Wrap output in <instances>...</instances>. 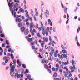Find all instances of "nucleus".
I'll use <instances>...</instances> for the list:
<instances>
[{
	"label": "nucleus",
	"instance_id": "bf43d9fd",
	"mask_svg": "<svg viewBox=\"0 0 80 80\" xmlns=\"http://www.w3.org/2000/svg\"><path fill=\"white\" fill-rule=\"evenodd\" d=\"M12 1V0H10L9 1V2L8 3V5L10 4V2H11Z\"/></svg>",
	"mask_w": 80,
	"mask_h": 80
},
{
	"label": "nucleus",
	"instance_id": "f704fd0d",
	"mask_svg": "<svg viewBox=\"0 0 80 80\" xmlns=\"http://www.w3.org/2000/svg\"><path fill=\"white\" fill-rule=\"evenodd\" d=\"M22 66L23 68L24 69H25L26 68V65L25 64H23L22 65Z\"/></svg>",
	"mask_w": 80,
	"mask_h": 80
},
{
	"label": "nucleus",
	"instance_id": "58836bf2",
	"mask_svg": "<svg viewBox=\"0 0 80 80\" xmlns=\"http://www.w3.org/2000/svg\"><path fill=\"white\" fill-rule=\"evenodd\" d=\"M28 19H26L24 20V22H28Z\"/></svg>",
	"mask_w": 80,
	"mask_h": 80
},
{
	"label": "nucleus",
	"instance_id": "09e8293b",
	"mask_svg": "<svg viewBox=\"0 0 80 80\" xmlns=\"http://www.w3.org/2000/svg\"><path fill=\"white\" fill-rule=\"evenodd\" d=\"M20 77V75L19 74H18V76H17V78L18 79Z\"/></svg>",
	"mask_w": 80,
	"mask_h": 80
},
{
	"label": "nucleus",
	"instance_id": "774afa93",
	"mask_svg": "<svg viewBox=\"0 0 80 80\" xmlns=\"http://www.w3.org/2000/svg\"><path fill=\"white\" fill-rule=\"evenodd\" d=\"M28 20L29 21L30 20V19H31V17L30 18L28 16Z\"/></svg>",
	"mask_w": 80,
	"mask_h": 80
},
{
	"label": "nucleus",
	"instance_id": "72a5a7b5",
	"mask_svg": "<svg viewBox=\"0 0 80 80\" xmlns=\"http://www.w3.org/2000/svg\"><path fill=\"white\" fill-rule=\"evenodd\" d=\"M45 59H42L41 61L42 63L43 64V63H45Z\"/></svg>",
	"mask_w": 80,
	"mask_h": 80
},
{
	"label": "nucleus",
	"instance_id": "aec40b11",
	"mask_svg": "<svg viewBox=\"0 0 80 80\" xmlns=\"http://www.w3.org/2000/svg\"><path fill=\"white\" fill-rule=\"evenodd\" d=\"M19 11L20 12H22V13L24 12V10L22 8H20L19 9Z\"/></svg>",
	"mask_w": 80,
	"mask_h": 80
},
{
	"label": "nucleus",
	"instance_id": "37998d69",
	"mask_svg": "<svg viewBox=\"0 0 80 80\" xmlns=\"http://www.w3.org/2000/svg\"><path fill=\"white\" fill-rule=\"evenodd\" d=\"M14 2H17L18 3H19V1L18 0L16 1V0H14Z\"/></svg>",
	"mask_w": 80,
	"mask_h": 80
},
{
	"label": "nucleus",
	"instance_id": "052dcab7",
	"mask_svg": "<svg viewBox=\"0 0 80 80\" xmlns=\"http://www.w3.org/2000/svg\"><path fill=\"white\" fill-rule=\"evenodd\" d=\"M20 62L19 60H17V63L18 64H19Z\"/></svg>",
	"mask_w": 80,
	"mask_h": 80
},
{
	"label": "nucleus",
	"instance_id": "7c9ffc66",
	"mask_svg": "<svg viewBox=\"0 0 80 80\" xmlns=\"http://www.w3.org/2000/svg\"><path fill=\"white\" fill-rule=\"evenodd\" d=\"M48 62V60H45L44 63L46 64H47Z\"/></svg>",
	"mask_w": 80,
	"mask_h": 80
},
{
	"label": "nucleus",
	"instance_id": "49530a36",
	"mask_svg": "<svg viewBox=\"0 0 80 80\" xmlns=\"http://www.w3.org/2000/svg\"><path fill=\"white\" fill-rule=\"evenodd\" d=\"M4 44H2V47H5V43H3Z\"/></svg>",
	"mask_w": 80,
	"mask_h": 80
},
{
	"label": "nucleus",
	"instance_id": "3c124183",
	"mask_svg": "<svg viewBox=\"0 0 80 80\" xmlns=\"http://www.w3.org/2000/svg\"><path fill=\"white\" fill-rule=\"evenodd\" d=\"M49 54H50V56L52 57V55H53V53H52L50 52L49 53Z\"/></svg>",
	"mask_w": 80,
	"mask_h": 80
},
{
	"label": "nucleus",
	"instance_id": "9d476101",
	"mask_svg": "<svg viewBox=\"0 0 80 80\" xmlns=\"http://www.w3.org/2000/svg\"><path fill=\"white\" fill-rule=\"evenodd\" d=\"M0 50L1 51V52H0V56H2L3 53V48L0 47Z\"/></svg>",
	"mask_w": 80,
	"mask_h": 80
},
{
	"label": "nucleus",
	"instance_id": "c9c22d12",
	"mask_svg": "<svg viewBox=\"0 0 80 80\" xmlns=\"http://www.w3.org/2000/svg\"><path fill=\"white\" fill-rule=\"evenodd\" d=\"M11 58L12 59H14V57L13 56V54H11Z\"/></svg>",
	"mask_w": 80,
	"mask_h": 80
},
{
	"label": "nucleus",
	"instance_id": "4d7b16f0",
	"mask_svg": "<svg viewBox=\"0 0 80 80\" xmlns=\"http://www.w3.org/2000/svg\"><path fill=\"white\" fill-rule=\"evenodd\" d=\"M49 41L51 42H52V39H51V37L50 36L49 37Z\"/></svg>",
	"mask_w": 80,
	"mask_h": 80
},
{
	"label": "nucleus",
	"instance_id": "603ef678",
	"mask_svg": "<svg viewBox=\"0 0 80 80\" xmlns=\"http://www.w3.org/2000/svg\"><path fill=\"white\" fill-rule=\"evenodd\" d=\"M32 32H34V33H36V31L34 29H33V30H32Z\"/></svg>",
	"mask_w": 80,
	"mask_h": 80
},
{
	"label": "nucleus",
	"instance_id": "20e7f679",
	"mask_svg": "<svg viewBox=\"0 0 80 80\" xmlns=\"http://www.w3.org/2000/svg\"><path fill=\"white\" fill-rule=\"evenodd\" d=\"M10 58L9 57H7V56H5L3 57V60L5 61V62L7 63L8 62V59H10Z\"/></svg>",
	"mask_w": 80,
	"mask_h": 80
},
{
	"label": "nucleus",
	"instance_id": "79ce46f5",
	"mask_svg": "<svg viewBox=\"0 0 80 80\" xmlns=\"http://www.w3.org/2000/svg\"><path fill=\"white\" fill-rule=\"evenodd\" d=\"M79 30H80V27H79L78 28V29L77 30V31H78V33H79Z\"/></svg>",
	"mask_w": 80,
	"mask_h": 80
},
{
	"label": "nucleus",
	"instance_id": "a19ab883",
	"mask_svg": "<svg viewBox=\"0 0 80 80\" xmlns=\"http://www.w3.org/2000/svg\"><path fill=\"white\" fill-rule=\"evenodd\" d=\"M48 59L49 60H50V61L51 60V59H52L51 56H50V57H48Z\"/></svg>",
	"mask_w": 80,
	"mask_h": 80
},
{
	"label": "nucleus",
	"instance_id": "338daca9",
	"mask_svg": "<svg viewBox=\"0 0 80 80\" xmlns=\"http://www.w3.org/2000/svg\"><path fill=\"white\" fill-rule=\"evenodd\" d=\"M35 11L36 14H38V11L36 8H35Z\"/></svg>",
	"mask_w": 80,
	"mask_h": 80
},
{
	"label": "nucleus",
	"instance_id": "6e6552de",
	"mask_svg": "<svg viewBox=\"0 0 80 80\" xmlns=\"http://www.w3.org/2000/svg\"><path fill=\"white\" fill-rule=\"evenodd\" d=\"M43 41H44V42H48V38H46L45 37H44L43 38Z\"/></svg>",
	"mask_w": 80,
	"mask_h": 80
},
{
	"label": "nucleus",
	"instance_id": "13d9d810",
	"mask_svg": "<svg viewBox=\"0 0 80 80\" xmlns=\"http://www.w3.org/2000/svg\"><path fill=\"white\" fill-rule=\"evenodd\" d=\"M35 44L36 45H38V40H35Z\"/></svg>",
	"mask_w": 80,
	"mask_h": 80
},
{
	"label": "nucleus",
	"instance_id": "f03ea898",
	"mask_svg": "<svg viewBox=\"0 0 80 80\" xmlns=\"http://www.w3.org/2000/svg\"><path fill=\"white\" fill-rule=\"evenodd\" d=\"M11 69L10 70V74L11 76L13 77V75L15 74V72H14V71L15 70V65H13L12 66H11Z\"/></svg>",
	"mask_w": 80,
	"mask_h": 80
},
{
	"label": "nucleus",
	"instance_id": "1a4fd4ad",
	"mask_svg": "<svg viewBox=\"0 0 80 80\" xmlns=\"http://www.w3.org/2000/svg\"><path fill=\"white\" fill-rule=\"evenodd\" d=\"M45 44V42L44 41H43L42 42V43L41 44V46L42 48H44V45Z\"/></svg>",
	"mask_w": 80,
	"mask_h": 80
},
{
	"label": "nucleus",
	"instance_id": "c85d7f7f",
	"mask_svg": "<svg viewBox=\"0 0 80 80\" xmlns=\"http://www.w3.org/2000/svg\"><path fill=\"white\" fill-rule=\"evenodd\" d=\"M0 37L2 38H4L5 37V35L3 34H1L0 35Z\"/></svg>",
	"mask_w": 80,
	"mask_h": 80
},
{
	"label": "nucleus",
	"instance_id": "e2e57ef3",
	"mask_svg": "<svg viewBox=\"0 0 80 80\" xmlns=\"http://www.w3.org/2000/svg\"><path fill=\"white\" fill-rule=\"evenodd\" d=\"M29 15L28 14V13L27 14V13H26V15H25V16L26 17H28Z\"/></svg>",
	"mask_w": 80,
	"mask_h": 80
},
{
	"label": "nucleus",
	"instance_id": "c03bdc74",
	"mask_svg": "<svg viewBox=\"0 0 80 80\" xmlns=\"http://www.w3.org/2000/svg\"><path fill=\"white\" fill-rule=\"evenodd\" d=\"M42 34L44 36H45V31H43L42 32Z\"/></svg>",
	"mask_w": 80,
	"mask_h": 80
},
{
	"label": "nucleus",
	"instance_id": "39448f33",
	"mask_svg": "<svg viewBox=\"0 0 80 80\" xmlns=\"http://www.w3.org/2000/svg\"><path fill=\"white\" fill-rule=\"evenodd\" d=\"M21 20H22L20 18H19L18 17H16V21L17 22H18V23H19V22H21Z\"/></svg>",
	"mask_w": 80,
	"mask_h": 80
},
{
	"label": "nucleus",
	"instance_id": "5fc2aeb1",
	"mask_svg": "<svg viewBox=\"0 0 80 80\" xmlns=\"http://www.w3.org/2000/svg\"><path fill=\"white\" fill-rule=\"evenodd\" d=\"M46 12H46L48 13V15H49V13L48 11L47 10Z\"/></svg>",
	"mask_w": 80,
	"mask_h": 80
},
{
	"label": "nucleus",
	"instance_id": "0e129e2a",
	"mask_svg": "<svg viewBox=\"0 0 80 80\" xmlns=\"http://www.w3.org/2000/svg\"><path fill=\"white\" fill-rule=\"evenodd\" d=\"M21 18H22V20H24V19H25L24 17L23 16H22V17Z\"/></svg>",
	"mask_w": 80,
	"mask_h": 80
},
{
	"label": "nucleus",
	"instance_id": "423d86ee",
	"mask_svg": "<svg viewBox=\"0 0 80 80\" xmlns=\"http://www.w3.org/2000/svg\"><path fill=\"white\" fill-rule=\"evenodd\" d=\"M33 27H35V28H36V27H35V25H30V32L31 33H32V28Z\"/></svg>",
	"mask_w": 80,
	"mask_h": 80
},
{
	"label": "nucleus",
	"instance_id": "393cba45",
	"mask_svg": "<svg viewBox=\"0 0 80 80\" xmlns=\"http://www.w3.org/2000/svg\"><path fill=\"white\" fill-rule=\"evenodd\" d=\"M44 68L45 69H48V65H47V64H44Z\"/></svg>",
	"mask_w": 80,
	"mask_h": 80
},
{
	"label": "nucleus",
	"instance_id": "7ed1b4c3",
	"mask_svg": "<svg viewBox=\"0 0 80 80\" xmlns=\"http://www.w3.org/2000/svg\"><path fill=\"white\" fill-rule=\"evenodd\" d=\"M12 5H13V2L11 3V4L9 3V4L8 5L10 7V10L11 11H12V12H11L12 15H13V12H14V11H13L12 10Z\"/></svg>",
	"mask_w": 80,
	"mask_h": 80
},
{
	"label": "nucleus",
	"instance_id": "ddd939ff",
	"mask_svg": "<svg viewBox=\"0 0 80 80\" xmlns=\"http://www.w3.org/2000/svg\"><path fill=\"white\" fill-rule=\"evenodd\" d=\"M25 28L24 27H22L21 28V30L22 32L24 31Z\"/></svg>",
	"mask_w": 80,
	"mask_h": 80
},
{
	"label": "nucleus",
	"instance_id": "9b49d317",
	"mask_svg": "<svg viewBox=\"0 0 80 80\" xmlns=\"http://www.w3.org/2000/svg\"><path fill=\"white\" fill-rule=\"evenodd\" d=\"M70 68L71 70H72V69H74V70H75L76 69V67L75 65H73V67L72 66H70Z\"/></svg>",
	"mask_w": 80,
	"mask_h": 80
},
{
	"label": "nucleus",
	"instance_id": "4468645a",
	"mask_svg": "<svg viewBox=\"0 0 80 80\" xmlns=\"http://www.w3.org/2000/svg\"><path fill=\"white\" fill-rule=\"evenodd\" d=\"M72 66H74V64L76 65V62H75V61H74L73 60H72Z\"/></svg>",
	"mask_w": 80,
	"mask_h": 80
},
{
	"label": "nucleus",
	"instance_id": "c756f323",
	"mask_svg": "<svg viewBox=\"0 0 80 80\" xmlns=\"http://www.w3.org/2000/svg\"><path fill=\"white\" fill-rule=\"evenodd\" d=\"M69 64V62L68 60L67 61V62H64V65H68Z\"/></svg>",
	"mask_w": 80,
	"mask_h": 80
},
{
	"label": "nucleus",
	"instance_id": "a878e982",
	"mask_svg": "<svg viewBox=\"0 0 80 80\" xmlns=\"http://www.w3.org/2000/svg\"><path fill=\"white\" fill-rule=\"evenodd\" d=\"M63 69L64 70L66 69V71H68V67L67 66L64 67V68H63Z\"/></svg>",
	"mask_w": 80,
	"mask_h": 80
},
{
	"label": "nucleus",
	"instance_id": "f3484780",
	"mask_svg": "<svg viewBox=\"0 0 80 80\" xmlns=\"http://www.w3.org/2000/svg\"><path fill=\"white\" fill-rule=\"evenodd\" d=\"M53 76L54 78H56L57 76V72H55L53 75Z\"/></svg>",
	"mask_w": 80,
	"mask_h": 80
},
{
	"label": "nucleus",
	"instance_id": "69168bd1",
	"mask_svg": "<svg viewBox=\"0 0 80 80\" xmlns=\"http://www.w3.org/2000/svg\"><path fill=\"white\" fill-rule=\"evenodd\" d=\"M20 76H21V77L22 78H23V74H20Z\"/></svg>",
	"mask_w": 80,
	"mask_h": 80
},
{
	"label": "nucleus",
	"instance_id": "412c9836",
	"mask_svg": "<svg viewBox=\"0 0 80 80\" xmlns=\"http://www.w3.org/2000/svg\"><path fill=\"white\" fill-rule=\"evenodd\" d=\"M68 10V8H65H65H64V12H65L66 13H67V10Z\"/></svg>",
	"mask_w": 80,
	"mask_h": 80
},
{
	"label": "nucleus",
	"instance_id": "ea45409f",
	"mask_svg": "<svg viewBox=\"0 0 80 80\" xmlns=\"http://www.w3.org/2000/svg\"><path fill=\"white\" fill-rule=\"evenodd\" d=\"M52 71H54L55 70V68L54 67H53L52 68Z\"/></svg>",
	"mask_w": 80,
	"mask_h": 80
},
{
	"label": "nucleus",
	"instance_id": "e433bc0d",
	"mask_svg": "<svg viewBox=\"0 0 80 80\" xmlns=\"http://www.w3.org/2000/svg\"><path fill=\"white\" fill-rule=\"evenodd\" d=\"M14 17L15 18H16V17H17V14H16V12H14Z\"/></svg>",
	"mask_w": 80,
	"mask_h": 80
},
{
	"label": "nucleus",
	"instance_id": "864d4df0",
	"mask_svg": "<svg viewBox=\"0 0 80 80\" xmlns=\"http://www.w3.org/2000/svg\"><path fill=\"white\" fill-rule=\"evenodd\" d=\"M32 49H35V46H32Z\"/></svg>",
	"mask_w": 80,
	"mask_h": 80
},
{
	"label": "nucleus",
	"instance_id": "6ab92c4d",
	"mask_svg": "<svg viewBox=\"0 0 80 80\" xmlns=\"http://www.w3.org/2000/svg\"><path fill=\"white\" fill-rule=\"evenodd\" d=\"M61 80V78H57L55 77L53 78V80Z\"/></svg>",
	"mask_w": 80,
	"mask_h": 80
},
{
	"label": "nucleus",
	"instance_id": "de8ad7c7",
	"mask_svg": "<svg viewBox=\"0 0 80 80\" xmlns=\"http://www.w3.org/2000/svg\"><path fill=\"white\" fill-rule=\"evenodd\" d=\"M18 73H16L15 74V75H14V77H17V76L18 75Z\"/></svg>",
	"mask_w": 80,
	"mask_h": 80
},
{
	"label": "nucleus",
	"instance_id": "473e14b6",
	"mask_svg": "<svg viewBox=\"0 0 80 80\" xmlns=\"http://www.w3.org/2000/svg\"><path fill=\"white\" fill-rule=\"evenodd\" d=\"M31 78V76L30 74L28 75L27 77V78L28 79H30Z\"/></svg>",
	"mask_w": 80,
	"mask_h": 80
},
{
	"label": "nucleus",
	"instance_id": "f8f14e48",
	"mask_svg": "<svg viewBox=\"0 0 80 80\" xmlns=\"http://www.w3.org/2000/svg\"><path fill=\"white\" fill-rule=\"evenodd\" d=\"M27 41L29 42H31L33 41V39L32 38H28V39H27Z\"/></svg>",
	"mask_w": 80,
	"mask_h": 80
},
{
	"label": "nucleus",
	"instance_id": "dca6fc26",
	"mask_svg": "<svg viewBox=\"0 0 80 80\" xmlns=\"http://www.w3.org/2000/svg\"><path fill=\"white\" fill-rule=\"evenodd\" d=\"M18 26L20 28L22 26V24L21 22H19L18 24Z\"/></svg>",
	"mask_w": 80,
	"mask_h": 80
},
{
	"label": "nucleus",
	"instance_id": "2f4dec72",
	"mask_svg": "<svg viewBox=\"0 0 80 80\" xmlns=\"http://www.w3.org/2000/svg\"><path fill=\"white\" fill-rule=\"evenodd\" d=\"M6 43L7 45H9V42L8 40H6Z\"/></svg>",
	"mask_w": 80,
	"mask_h": 80
},
{
	"label": "nucleus",
	"instance_id": "6e6d98bb",
	"mask_svg": "<svg viewBox=\"0 0 80 80\" xmlns=\"http://www.w3.org/2000/svg\"><path fill=\"white\" fill-rule=\"evenodd\" d=\"M77 45L79 47L80 46V44L78 42H77Z\"/></svg>",
	"mask_w": 80,
	"mask_h": 80
},
{
	"label": "nucleus",
	"instance_id": "cd10ccee",
	"mask_svg": "<svg viewBox=\"0 0 80 80\" xmlns=\"http://www.w3.org/2000/svg\"><path fill=\"white\" fill-rule=\"evenodd\" d=\"M29 72V70L28 69H26V71L24 72V74H26L27 73H28Z\"/></svg>",
	"mask_w": 80,
	"mask_h": 80
},
{
	"label": "nucleus",
	"instance_id": "0eeeda50",
	"mask_svg": "<svg viewBox=\"0 0 80 80\" xmlns=\"http://www.w3.org/2000/svg\"><path fill=\"white\" fill-rule=\"evenodd\" d=\"M29 33V31H28V29H27L26 30L24 31V33L25 35H27Z\"/></svg>",
	"mask_w": 80,
	"mask_h": 80
},
{
	"label": "nucleus",
	"instance_id": "4c0bfd02",
	"mask_svg": "<svg viewBox=\"0 0 80 80\" xmlns=\"http://www.w3.org/2000/svg\"><path fill=\"white\" fill-rule=\"evenodd\" d=\"M13 63L14 64V65H15L16 63V60H15V59H14L13 60Z\"/></svg>",
	"mask_w": 80,
	"mask_h": 80
},
{
	"label": "nucleus",
	"instance_id": "680f3d73",
	"mask_svg": "<svg viewBox=\"0 0 80 80\" xmlns=\"http://www.w3.org/2000/svg\"><path fill=\"white\" fill-rule=\"evenodd\" d=\"M68 73L67 72L65 74V76L66 77H67V76H68Z\"/></svg>",
	"mask_w": 80,
	"mask_h": 80
},
{
	"label": "nucleus",
	"instance_id": "b1692460",
	"mask_svg": "<svg viewBox=\"0 0 80 80\" xmlns=\"http://www.w3.org/2000/svg\"><path fill=\"white\" fill-rule=\"evenodd\" d=\"M37 36L39 37V38H42V36H41V35H40V34H39V33H38L37 34Z\"/></svg>",
	"mask_w": 80,
	"mask_h": 80
},
{
	"label": "nucleus",
	"instance_id": "f257e3e1",
	"mask_svg": "<svg viewBox=\"0 0 80 80\" xmlns=\"http://www.w3.org/2000/svg\"><path fill=\"white\" fill-rule=\"evenodd\" d=\"M62 52L64 53H65L66 54H62L61 55H60V54H58V57L60 58L61 60H63V58H64V57L66 58V59H67V56L68 54L67 53V51L65 50H62Z\"/></svg>",
	"mask_w": 80,
	"mask_h": 80
},
{
	"label": "nucleus",
	"instance_id": "5701e85b",
	"mask_svg": "<svg viewBox=\"0 0 80 80\" xmlns=\"http://www.w3.org/2000/svg\"><path fill=\"white\" fill-rule=\"evenodd\" d=\"M38 57L39 58H40L41 59H42V57L41 55V53L40 52H39Z\"/></svg>",
	"mask_w": 80,
	"mask_h": 80
},
{
	"label": "nucleus",
	"instance_id": "bb28decb",
	"mask_svg": "<svg viewBox=\"0 0 80 80\" xmlns=\"http://www.w3.org/2000/svg\"><path fill=\"white\" fill-rule=\"evenodd\" d=\"M56 67L58 68V69L60 68V66L58 63H57L56 65Z\"/></svg>",
	"mask_w": 80,
	"mask_h": 80
},
{
	"label": "nucleus",
	"instance_id": "a211bd4d",
	"mask_svg": "<svg viewBox=\"0 0 80 80\" xmlns=\"http://www.w3.org/2000/svg\"><path fill=\"white\" fill-rule=\"evenodd\" d=\"M18 4H17V3H16L14 5V9H15V8H17V7H18Z\"/></svg>",
	"mask_w": 80,
	"mask_h": 80
},
{
	"label": "nucleus",
	"instance_id": "4be33fe9",
	"mask_svg": "<svg viewBox=\"0 0 80 80\" xmlns=\"http://www.w3.org/2000/svg\"><path fill=\"white\" fill-rule=\"evenodd\" d=\"M30 45L31 46H33L35 45L34 42H30Z\"/></svg>",
	"mask_w": 80,
	"mask_h": 80
},
{
	"label": "nucleus",
	"instance_id": "a18cd8bd",
	"mask_svg": "<svg viewBox=\"0 0 80 80\" xmlns=\"http://www.w3.org/2000/svg\"><path fill=\"white\" fill-rule=\"evenodd\" d=\"M75 40H76L77 42H78V39L77 36H76V38H75Z\"/></svg>",
	"mask_w": 80,
	"mask_h": 80
},
{
	"label": "nucleus",
	"instance_id": "8fccbe9b",
	"mask_svg": "<svg viewBox=\"0 0 80 80\" xmlns=\"http://www.w3.org/2000/svg\"><path fill=\"white\" fill-rule=\"evenodd\" d=\"M59 70L60 72L62 73V70L61 69L59 68Z\"/></svg>",
	"mask_w": 80,
	"mask_h": 80
},
{
	"label": "nucleus",
	"instance_id": "2eb2a0df",
	"mask_svg": "<svg viewBox=\"0 0 80 80\" xmlns=\"http://www.w3.org/2000/svg\"><path fill=\"white\" fill-rule=\"evenodd\" d=\"M51 49H52V50L50 52L52 53V54H53L54 53V49L52 47Z\"/></svg>",
	"mask_w": 80,
	"mask_h": 80
}]
</instances>
